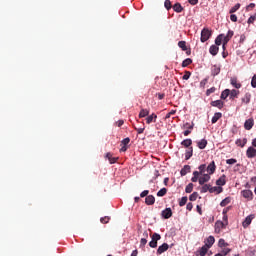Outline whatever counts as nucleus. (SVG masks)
Instances as JSON below:
<instances>
[{
    "label": "nucleus",
    "mask_w": 256,
    "mask_h": 256,
    "mask_svg": "<svg viewBox=\"0 0 256 256\" xmlns=\"http://www.w3.org/2000/svg\"><path fill=\"white\" fill-rule=\"evenodd\" d=\"M193 187H194L193 183H189L185 188L186 193H192Z\"/></svg>",
    "instance_id": "a18cd8bd"
},
{
    "label": "nucleus",
    "mask_w": 256,
    "mask_h": 256,
    "mask_svg": "<svg viewBox=\"0 0 256 256\" xmlns=\"http://www.w3.org/2000/svg\"><path fill=\"white\" fill-rule=\"evenodd\" d=\"M242 103H245V105H249L251 103V93L247 92L244 97L242 98Z\"/></svg>",
    "instance_id": "412c9836"
},
{
    "label": "nucleus",
    "mask_w": 256,
    "mask_h": 256,
    "mask_svg": "<svg viewBox=\"0 0 256 256\" xmlns=\"http://www.w3.org/2000/svg\"><path fill=\"white\" fill-rule=\"evenodd\" d=\"M230 93H231V90H229V89L223 90L221 93L220 99H227V97H229Z\"/></svg>",
    "instance_id": "f704fd0d"
},
{
    "label": "nucleus",
    "mask_w": 256,
    "mask_h": 256,
    "mask_svg": "<svg viewBox=\"0 0 256 256\" xmlns=\"http://www.w3.org/2000/svg\"><path fill=\"white\" fill-rule=\"evenodd\" d=\"M229 97L230 99H236L237 97H239V90H230Z\"/></svg>",
    "instance_id": "7c9ffc66"
},
{
    "label": "nucleus",
    "mask_w": 256,
    "mask_h": 256,
    "mask_svg": "<svg viewBox=\"0 0 256 256\" xmlns=\"http://www.w3.org/2000/svg\"><path fill=\"white\" fill-rule=\"evenodd\" d=\"M253 219H255V215L253 214L245 218V220L242 222V226L244 227V229H247V227L251 225V221H253Z\"/></svg>",
    "instance_id": "39448f33"
},
{
    "label": "nucleus",
    "mask_w": 256,
    "mask_h": 256,
    "mask_svg": "<svg viewBox=\"0 0 256 256\" xmlns=\"http://www.w3.org/2000/svg\"><path fill=\"white\" fill-rule=\"evenodd\" d=\"M246 157H248V159H253L254 157H256V149L253 147H248V149L246 150Z\"/></svg>",
    "instance_id": "6e6552de"
},
{
    "label": "nucleus",
    "mask_w": 256,
    "mask_h": 256,
    "mask_svg": "<svg viewBox=\"0 0 256 256\" xmlns=\"http://www.w3.org/2000/svg\"><path fill=\"white\" fill-rule=\"evenodd\" d=\"M253 125H255V120H253V118H250L245 121L244 128L246 129V131H251V129H253Z\"/></svg>",
    "instance_id": "0eeeda50"
},
{
    "label": "nucleus",
    "mask_w": 256,
    "mask_h": 256,
    "mask_svg": "<svg viewBox=\"0 0 256 256\" xmlns=\"http://www.w3.org/2000/svg\"><path fill=\"white\" fill-rule=\"evenodd\" d=\"M222 41H223L224 45H227L229 43V41H231V38H228L227 36L224 35Z\"/></svg>",
    "instance_id": "e2e57ef3"
},
{
    "label": "nucleus",
    "mask_w": 256,
    "mask_h": 256,
    "mask_svg": "<svg viewBox=\"0 0 256 256\" xmlns=\"http://www.w3.org/2000/svg\"><path fill=\"white\" fill-rule=\"evenodd\" d=\"M158 241H161V234L155 232L151 235V241L149 242V247H151L152 249H156Z\"/></svg>",
    "instance_id": "f257e3e1"
},
{
    "label": "nucleus",
    "mask_w": 256,
    "mask_h": 256,
    "mask_svg": "<svg viewBox=\"0 0 256 256\" xmlns=\"http://www.w3.org/2000/svg\"><path fill=\"white\" fill-rule=\"evenodd\" d=\"M173 10L175 11V13H182L183 12V6H181V3L177 2L173 6Z\"/></svg>",
    "instance_id": "cd10ccee"
},
{
    "label": "nucleus",
    "mask_w": 256,
    "mask_h": 256,
    "mask_svg": "<svg viewBox=\"0 0 256 256\" xmlns=\"http://www.w3.org/2000/svg\"><path fill=\"white\" fill-rule=\"evenodd\" d=\"M145 203H146V205H155V196H153V195H148V196L145 198Z\"/></svg>",
    "instance_id": "a211bd4d"
},
{
    "label": "nucleus",
    "mask_w": 256,
    "mask_h": 256,
    "mask_svg": "<svg viewBox=\"0 0 256 256\" xmlns=\"http://www.w3.org/2000/svg\"><path fill=\"white\" fill-rule=\"evenodd\" d=\"M227 179V176L222 175L217 181H216V185H218L219 187H223V185H225V183H227V181L225 180Z\"/></svg>",
    "instance_id": "6ab92c4d"
},
{
    "label": "nucleus",
    "mask_w": 256,
    "mask_h": 256,
    "mask_svg": "<svg viewBox=\"0 0 256 256\" xmlns=\"http://www.w3.org/2000/svg\"><path fill=\"white\" fill-rule=\"evenodd\" d=\"M169 249V244L163 243L161 246L158 247L157 249V255H163L165 251Z\"/></svg>",
    "instance_id": "9d476101"
},
{
    "label": "nucleus",
    "mask_w": 256,
    "mask_h": 256,
    "mask_svg": "<svg viewBox=\"0 0 256 256\" xmlns=\"http://www.w3.org/2000/svg\"><path fill=\"white\" fill-rule=\"evenodd\" d=\"M197 197H199V193L193 192V193L189 196V200H190V201H197Z\"/></svg>",
    "instance_id": "c03bdc74"
},
{
    "label": "nucleus",
    "mask_w": 256,
    "mask_h": 256,
    "mask_svg": "<svg viewBox=\"0 0 256 256\" xmlns=\"http://www.w3.org/2000/svg\"><path fill=\"white\" fill-rule=\"evenodd\" d=\"M128 143H131V139H130L129 137L124 138V139L121 141V145H123L124 147H127Z\"/></svg>",
    "instance_id": "09e8293b"
},
{
    "label": "nucleus",
    "mask_w": 256,
    "mask_h": 256,
    "mask_svg": "<svg viewBox=\"0 0 256 256\" xmlns=\"http://www.w3.org/2000/svg\"><path fill=\"white\" fill-rule=\"evenodd\" d=\"M241 195L242 197H244V199H247L248 201H251L253 199V192L251 190H242Z\"/></svg>",
    "instance_id": "423d86ee"
},
{
    "label": "nucleus",
    "mask_w": 256,
    "mask_h": 256,
    "mask_svg": "<svg viewBox=\"0 0 256 256\" xmlns=\"http://www.w3.org/2000/svg\"><path fill=\"white\" fill-rule=\"evenodd\" d=\"M199 172L202 174V175H205V169H207V165L205 164H201L199 167Z\"/></svg>",
    "instance_id": "de8ad7c7"
},
{
    "label": "nucleus",
    "mask_w": 256,
    "mask_h": 256,
    "mask_svg": "<svg viewBox=\"0 0 256 256\" xmlns=\"http://www.w3.org/2000/svg\"><path fill=\"white\" fill-rule=\"evenodd\" d=\"M234 35V32L232 30H229L226 37H228L229 39H232Z\"/></svg>",
    "instance_id": "774afa93"
},
{
    "label": "nucleus",
    "mask_w": 256,
    "mask_h": 256,
    "mask_svg": "<svg viewBox=\"0 0 256 256\" xmlns=\"http://www.w3.org/2000/svg\"><path fill=\"white\" fill-rule=\"evenodd\" d=\"M140 197L143 198V197H149V190H144L140 193Z\"/></svg>",
    "instance_id": "603ef678"
},
{
    "label": "nucleus",
    "mask_w": 256,
    "mask_h": 256,
    "mask_svg": "<svg viewBox=\"0 0 256 256\" xmlns=\"http://www.w3.org/2000/svg\"><path fill=\"white\" fill-rule=\"evenodd\" d=\"M207 251H209V248L204 245V246H202V247L197 251V253H198V255H200V256H205V255H207Z\"/></svg>",
    "instance_id": "b1692460"
},
{
    "label": "nucleus",
    "mask_w": 256,
    "mask_h": 256,
    "mask_svg": "<svg viewBox=\"0 0 256 256\" xmlns=\"http://www.w3.org/2000/svg\"><path fill=\"white\" fill-rule=\"evenodd\" d=\"M209 53H210V55H213V57H215V55H217V53H219L218 46L217 45L210 46Z\"/></svg>",
    "instance_id": "aec40b11"
},
{
    "label": "nucleus",
    "mask_w": 256,
    "mask_h": 256,
    "mask_svg": "<svg viewBox=\"0 0 256 256\" xmlns=\"http://www.w3.org/2000/svg\"><path fill=\"white\" fill-rule=\"evenodd\" d=\"M217 169V166L215 165V161H212L206 168V171L208 172V175H213Z\"/></svg>",
    "instance_id": "1a4fd4ad"
},
{
    "label": "nucleus",
    "mask_w": 256,
    "mask_h": 256,
    "mask_svg": "<svg viewBox=\"0 0 256 256\" xmlns=\"http://www.w3.org/2000/svg\"><path fill=\"white\" fill-rule=\"evenodd\" d=\"M118 159L119 158H115V157L112 156V158L109 160L110 165H113L114 163H117Z\"/></svg>",
    "instance_id": "338daca9"
},
{
    "label": "nucleus",
    "mask_w": 256,
    "mask_h": 256,
    "mask_svg": "<svg viewBox=\"0 0 256 256\" xmlns=\"http://www.w3.org/2000/svg\"><path fill=\"white\" fill-rule=\"evenodd\" d=\"M211 30H209V28H203L201 31V38L200 41L201 43H205L206 41H209V39H211Z\"/></svg>",
    "instance_id": "f03ea898"
},
{
    "label": "nucleus",
    "mask_w": 256,
    "mask_h": 256,
    "mask_svg": "<svg viewBox=\"0 0 256 256\" xmlns=\"http://www.w3.org/2000/svg\"><path fill=\"white\" fill-rule=\"evenodd\" d=\"M223 37L224 34H219L216 39H215V45L216 47H219V45H221L223 43Z\"/></svg>",
    "instance_id": "c85d7f7f"
},
{
    "label": "nucleus",
    "mask_w": 256,
    "mask_h": 256,
    "mask_svg": "<svg viewBox=\"0 0 256 256\" xmlns=\"http://www.w3.org/2000/svg\"><path fill=\"white\" fill-rule=\"evenodd\" d=\"M218 246L219 247H228L229 244L227 242H225V239L221 238L219 241H218Z\"/></svg>",
    "instance_id": "79ce46f5"
},
{
    "label": "nucleus",
    "mask_w": 256,
    "mask_h": 256,
    "mask_svg": "<svg viewBox=\"0 0 256 256\" xmlns=\"http://www.w3.org/2000/svg\"><path fill=\"white\" fill-rule=\"evenodd\" d=\"M193 124H189V123H186V124H184V128L185 129H190V131L193 129Z\"/></svg>",
    "instance_id": "69168bd1"
},
{
    "label": "nucleus",
    "mask_w": 256,
    "mask_h": 256,
    "mask_svg": "<svg viewBox=\"0 0 256 256\" xmlns=\"http://www.w3.org/2000/svg\"><path fill=\"white\" fill-rule=\"evenodd\" d=\"M156 121H157V114L155 113H152L146 118L147 125H151V123H156Z\"/></svg>",
    "instance_id": "ddd939ff"
},
{
    "label": "nucleus",
    "mask_w": 256,
    "mask_h": 256,
    "mask_svg": "<svg viewBox=\"0 0 256 256\" xmlns=\"http://www.w3.org/2000/svg\"><path fill=\"white\" fill-rule=\"evenodd\" d=\"M230 83H231L232 86H234L235 89H241V87H242L239 80H237V77L231 78Z\"/></svg>",
    "instance_id": "4468645a"
},
{
    "label": "nucleus",
    "mask_w": 256,
    "mask_h": 256,
    "mask_svg": "<svg viewBox=\"0 0 256 256\" xmlns=\"http://www.w3.org/2000/svg\"><path fill=\"white\" fill-rule=\"evenodd\" d=\"M186 209H187V211H192V210H193V203L189 202V203L186 205Z\"/></svg>",
    "instance_id": "0e129e2a"
},
{
    "label": "nucleus",
    "mask_w": 256,
    "mask_h": 256,
    "mask_svg": "<svg viewBox=\"0 0 256 256\" xmlns=\"http://www.w3.org/2000/svg\"><path fill=\"white\" fill-rule=\"evenodd\" d=\"M226 228H227V223H225L221 220L216 221V223H215V233H221V230L226 229Z\"/></svg>",
    "instance_id": "7ed1b4c3"
},
{
    "label": "nucleus",
    "mask_w": 256,
    "mask_h": 256,
    "mask_svg": "<svg viewBox=\"0 0 256 256\" xmlns=\"http://www.w3.org/2000/svg\"><path fill=\"white\" fill-rule=\"evenodd\" d=\"M109 221H111V217H109V216H105V217L100 218V222L103 225H107V223H109Z\"/></svg>",
    "instance_id": "ea45409f"
},
{
    "label": "nucleus",
    "mask_w": 256,
    "mask_h": 256,
    "mask_svg": "<svg viewBox=\"0 0 256 256\" xmlns=\"http://www.w3.org/2000/svg\"><path fill=\"white\" fill-rule=\"evenodd\" d=\"M231 203V197H226L220 202V207H227Z\"/></svg>",
    "instance_id": "473e14b6"
},
{
    "label": "nucleus",
    "mask_w": 256,
    "mask_h": 256,
    "mask_svg": "<svg viewBox=\"0 0 256 256\" xmlns=\"http://www.w3.org/2000/svg\"><path fill=\"white\" fill-rule=\"evenodd\" d=\"M240 8H241V4L237 3L235 6H233V7L230 9L229 13H230V14L236 13V11H239Z\"/></svg>",
    "instance_id": "58836bf2"
},
{
    "label": "nucleus",
    "mask_w": 256,
    "mask_h": 256,
    "mask_svg": "<svg viewBox=\"0 0 256 256\" xmlns=\"http://www.w3.org/2000/svg\"><path fill=\"white\" fill-rule=\"evenodd\" d=\"M181 145H183V147L189 148L191 147V145H193V140L191 139H185L181 142Z\"/></svg>",
    "instance_id": "c756f323"
},
{
    "label": "nucleus",
    "mask_w": 256,
    "mask_h": 256,
    "mask_svg": "<svg viewBox=\"0 0 256 256\" xmlns=\"http://www.w3.org/2000/svg\"><path fill=\"white\" fill-rule=\"evenodd\" d=\"M165 195H167V188H161L157 192V197H165Z\"/></svg>",
    "instance_id": "e433bc0d"
},
{
    "label": "nucleus",
    "mask_w": 256,
    "mask_h": 256,
    "mask_svg": "<svg viewBox=\"0 0 256 256\" xmlns=\"http://www.w3.org/2000/svg\"><path fill=\"white\" fill-rule=\"evenodd\" d=\"M207 139H202L200 141L197 142V147L198 149H205V147H207Z\"/></svg>",
    "instance_id": "393cba45"
},
{
    "label": "nucleus",
    "mask_w": 256,
    "mask_h": 256,
    "mask_svg": "<svg viewBox=\"0 0 256 256\" xmlns=\"http://www.w3.org/2000/svg\"><path fill=\"white\" fill-rule=\"evenodd\" d=\"M146 245H147L146 238H141V240H140V247H145Z\"/></svg>",
    "instance_id": "6e6d98bb"
},
{
    "label": "nucleus",
    "mask_w": 256,
    "mask_h": 256,
    "mask_svg": "<svg viewBox=\"0 0 256 256\" xmlns=\"http://www.w3.org/2000/svg\"><path fill=\"white\" fill-rule=\"evenodd\" d=\"M191 63H193V60L191 58H186L183 62H182V67H189V65H191Z\"/></svg>",
    "instance_id": "4c0bfd02"
},
{
    "label": "nucleus",
    "mask_w": 256,
    "mask_h": 256,
    "mask_svg": "<svg viewBox=\"0 0 256 256\" xmlns=\"http://www.w3.org/2000/svg\"><path fill=\"white\" fill-rule=\"evenodd\" d=\"M222 192H223V188L221 186L211 187L210 185V193H217V195H219V193H222Z\"/></svg>",
    "instance_id": "4be33fe9"
},
{
    "label": "nucleus",
    "mask_w": 256,
    "mask_h": 256,
    "mask_svg": "<svg viewBox=\"0 0 256 256\" xmlns=\"http://www.w3.org/2000/svg\"><path fill=\"white\" fill-rule=\"evenodd\" d=\"M134 129H135V131H137L138 135H141L145 131V128L134 127Z\"/></svg>",
    "instance_id": "680f3d73"
},
{
    "label": "nucleus",
    "mask_w": 256,
    "mask_h": 256,
    "mask_svg": "<svg viewBox=\"0 0 256 256\" xmlns=\"http://www.w3.org/2000/svg\"><path fill=\"white\" fill-rule=\"evenodd\" d=\"M178 47L182 49V51H187V42L185 41H179L178 42Z\"/></svg>",
    "instance_id": "c9c22d12"
},
{
    "label": "nucleus",
    "mask_w": 256,
    "mask_h": 256,
    "mask_svg": "<svg viewBox=\"0 0 256 256\" xmlns=\"http://www.w3.org/2000/svg\"><path fill=\"white\" fill-rule=\"evenodd\" d=\"M229 253H231V249L230 248H225L224 250H222V255L223 256L229 255Z\"/></svg>",
    "instance_id": "4d7b16f0"
},
{
    "label": "nucleus",
    "mask_w": 256,
    "mask_h": 256,
    "mask_svg": "<svg viewBox=\"0 0 256 256\" xmlns=\"http://www.w3.org/2000/svg\"><path fill=\"white\" fill-rule=\"evenodd\" d=\"M214 244H215V237L209 236L205 240V245L204 246L208 247V249H211V247H213Z\"/></svg>",
    "instance_id": "f8f14e48"
},
{
    "label": "nucleus",
    "mask_w": 256,
    "mask_h": 256,
    "mask_svg": "<svg viewBox=\"0 0 256 256\" xmlns=\"http://www.w3.org/2000/svg\"><path fill=\"white\" fill-rule=\"evenodd\" d=\"M211 180V175L209 174H202V176L198 179L199 185H205V183H209Z\"/></svg>",
    "instance_id": "20e7f679"
},
{
    "label": "nucleus",
    "mask_w": 256,
    "mask_h": 256,
    "mask_svg": "<svg viewBox=\"0 0 256 256\" xmlns=\"http://www.w3.org/2000/svg\"><path fill=\"white\" fill-rule=\"evenodd\" d=\"M215 91H216L215 87H212L206 91V95L209 96L211 95V93H215Z\"/></svg>",
    "instance_id": "13d9d810"
},
{
    "label": "nucleus",
    "mask_w": 256,
    "mask_h": 256,
    "mask_svg": "<svg viewBox=\"0 0 256 256\" xmlns=\"http://www.w3.org/2000/svg\"><path fill=\"white\" fill-rule=\"evenodd\" d=\"M149 110L142 108L139 113V119H143V117H148Z\"/></svg>",
    "instance_id": "2f4dec72"
},
{
    "label": "nucleus",
    "mask_w": 256,
    "mask_h": 256,
    "mask_svg": "<svg viewBox=\"0 0 256 256\" xmlns=\"http://www.w3.org/2000/svg\"><path fill=\"white\" fill-rule=\"evenodd\" d=\"M221 73V67L214 65L211 69V75L213 77H217V75H219Z\"/></svg>",
    "instance_id": "dca6fc26"
},
{
    "label": "nucleus",
    "mask_w": 256,
    "mask_h": 256,
    "mask_svg": "<svg viewBox=\"0 0 256 256\" xmlns=\"http://www.w3.org/2000/svg\"><path fill=\"white\" fill-rule=\"evenodd\" d=\"M251 86L253 87V89H256V75L252 77Z\"/></svg>",
    "instance_id": "864d4df0"
},
{
    "label": "nucleus",
    "mask_w": 256,
    "mask_h": 256,
    "mask_svg": "<svg viewBox=\"0 0 256 256\" xmlns=\"http://www.w3.org/2000/svg\"><path fill=\"white\" fill-rule=\"evenodd\" d=\"M230 20H231L233 23H237V15L231 14V15H230Z\"/></svg>",
    "instance_id": "bf43d9fd"
},
{
    "label": "nucleus",
    "mask_w": 256,
    "mask_h": 256,
    "mask_svg": "<svg viewBox=\"0 0 256 256\" xmlns=\"http://www.w3.org/2000/svg\"><path fill=\"white\" fill-rule=\"evenodd\" d=\"M210 189H211V185H209V184H204V185L202 186L201 193H207V191L210 192Z\"/></svg>",
    "instance_id": "a19ab883"
},
{
    "label": "nucleus",
    "mask_w": 256,
    "mask_h": 256,
    "mask_svg": "<svg viewBox=\"0 0 256 256\" xmlns=\"http://www.w3.org/2000/svg\"><path fill=\"white\" fill-rule=\"evenodd\" d=\"M227 165H235L237 163V159L231 158L226 160Z\"/></svg>",
    "instance_id": "8fccbe9b"
},
{
    "label": "nucleus",
    "mask_w": 256,
    "mask_h": 256,
    "mask_svg": "<svg viewBox=\"0 0 256 256\" xmlns=\"http://www.w3.org/2000/svg\"><path fill=\"white\" fill-rule=\"evenodd\" d=\"M177 113L176 110H171L168 114H166L165 119H169L171 115H175Z\"/></svg>",
    "instance_id": "5fc2aeb1"
},
{
    "label": "nucleus",
    "mask_w": 256,
    "mask_h": 256,
    "mask_svg": "<svg viewBox=\"0 0 256 256\" xmlns=\"http://www.w3.org/2000/svg\"><path fill=\"white\" fill-rule=\"evenodd\" d=\"M190 157H193V147H190L185 153L186 161H189Z\"/></svg>",
    "instance_id": "72a5a7b5"
},
{
    "label": "nucleus",
    "mask_w": 256,
    "mask_h": 256,
    "mask_svg": "<svg viewBox=\"0 0 256 256\" xmlns=\"http://www.w3.org/2000/svg\"><path fill=\"white\" fill-rule=\"evenodd\" d=\"M251 9H255V3H250V4L246 7V11H251Z\"/></svg>",
    "instance_id": "052dcab7"
},
{
    "label": "nucleus",
    "mask_w": 256,
    "mask_h": 256,
    "mask_svg": "<svg viewBox=\"0 0 256 256\" xmlns=\"http://www.w3.org/2000/svg\"><path fill=\"white\" fill-rule=\"evenodd\" d=\"M164 7L169 11L173 6L171 5V0H165Z\"/></svg>",
    "instance_id": "49530a36"
},
{
    "label": "nucleus",
    "mask_w": 256,
    "mask_h": 256,
    "mask_svg": "<svg viewBox=\"0 0 256 256\" xmlns=\"http://www.w3.org/2000/svg\"><path fill=\"white\" fill-rule=\"evenodd\" d=\"M200 175H203V174H201V172L199 171H194L193 177L191 178L192 183H197L198 179H200L199 177Z\"/></svg>",
    "instance_id": "bb28decb"
},
{
    "label": "nucleus",
    "mask_w": 256,
    "mask_h": 256,
    "mask_svg": "<svg viewBox=\"0 0 256 256\" xmlns=\"http://www.w3.org/2000/svg\"><path fill=\"white\" fill-rule=\"evenodd\" d=\"M212 107H217V109H221L225 103L222 100H215L210 103Z\"/></svg>",
    "instance_id": "2eb2a0df"
},
{
    "label": "nucleus",
    "mask_w": 256,
    "mask_h": 256,
    "mask_svg": "<svg viewBox=\"0 0 256 256\" xmlns=\"http://www.w3.org/2000/svg\"><path fill=\"white\" fill-rule=\"evenodd\" d=\"M191 77V72L186 71L185 74L183 75L182 79L184 81H188V79Z\"/></svg>",
    "instance_id": "3c124183"
},
{
    "label": "nucleus",
    "mask_w": 256,
    "mask_h": 256,
    "mask_svg": "<svg viewBox=\"0 0 256 256\" xmlns=\"http://www.w3.org/2000/svg\"><path fill=\"white\" fill-rule=\"evenodd\" d=\"M187 173H191V166L189 165H185L181 171H180V175L181 177H185V175H187Z\"/></svg>",
    "instance_id": "f3484780"
},
{
    "label": "nucleus",
    "mask_w": 256,
    "mask_h": 256,
    "mask_svg": "<svg viewBox=\"0 0 256 256\" xmlns=\"http://www.w3.org/2000/svg\"><path fill=\"white\" fill-rule=\"evenodd\" d=\"M162 217H164V219H171V217H173V211L171 210V208H166L165 210H163Z\"/></svg>",
    "instance_id": "9b49d317"
},
{
    "label": "nucleus",
    "mask_w": 256,
    "mask_h": 256,
    "mask_svg": "<svg viewBox=\"0 0 256 256\" xmlns=\"http://www.w3.org/2000/svg\"><path fill=\"white\" fill-rule=\"evenodd\" d=\"M235 145H237V147H245V145H247V138H244L243 140L237 139Z\"/></svg>",
    "instance_id": "5701e85b"
},
{
    "label": "nucleus",
    "mask_w": 256,
    "mask_h": 256,
    "mask_svg": "<svg viewBox=\"0 0 256 256\" xmlns=\"http://www.w3.org/2000/svg\"><path fill=\"white\" fill-rule=\"evenodd\" d=\"M185 205H187V196L182 197L181 200L179 201L180 207H185Z\"/></svg>",
    "instance_id": "37998d69"
},
{
    "label": "nucleus",
    "mask_w": 256,
    "mask_h": 256,
    "mask_svg": "<svg viewBox=\"0 0 256 256\" xmlns=\"http://www.w3.org/2000/svg\"><path fill=\"white\" fill-rule=\"evenodd\" d=\"M221 117H223V114L220 113V112H216V113L214 114V116L212 117L211 122H212L213 124H215V123H217V121H219V120L221 119Z\"/></svg>",
    "instance_id": "a878e982"
}]
</instances>
